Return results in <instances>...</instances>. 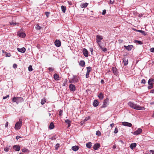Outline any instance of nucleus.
Here are the masks:
<instances>
[{
  "label": "nucleus",
  "instance_id": "1",
  "mask_svg": "<svg viewBox=\"0 0 154 154\" xmlns=\"http://www.w3.org/2000/svg\"><path fill=\"white\" fill-rule=\"evenodd\" d=\"M128 105L131 107L136 110H144L145 109L144 107H142L140 106L137 105L134 102L131 101L129 102L128 103Z\"/></svg>",
  "mask_w": 154,
  "mask_h": 154
},
{
  "label": "nucleus",
  "instance_id": "2",
  "mask_svg": "<svg viewBox=\"0 0 154 154\" xmlns=\"http://www.w3.org/2000/svg\"><path fill=\"white\" fill-rule=\"evenodd\" d=\"M24 100L22 97H14L12 99V101L13 102H15L18 104L20 102L23 101Z\"/></svg>",
  "mask_w": 154,
  "mask_h": 154
},
{
  "label": "nucleus",
  "instance_id": "3",
  "mask_svg": "<svg viewBox=\"0 0 154 154\" xmlns=\"http://www.w3.org/2000/svg\"><path fill=\"white\" fill-rule=\"evenodd\" d=\"M22 126V121L20 119L19 122H17L15 125V128L16 130H18L20 129Z\"/></svg>",
  "mask_w": 154,
  "mask_h": 154
},
{
  "label": "nucleus",
  "instance_id": "4",
  "mask_svg": "<svg viewBox=\"0 0 154 154\" xmlns=\"http://www.w3.org/2000/svg\"><path fill=\"white\" fill-rule=\"evenodd\" d=\"M109 101V99L108 98H106L104 100L103 104L102 105V107H105L107 105V103Z\"/></svg>",
  "mask_w": 154,
  "mask_h": 154
},
{
  "label": "nucleus",
  "instance_id": "5",
  "mask_svg": "<svg viewBox=\"0 0 154 154\" xmlns=\"http://www.w3.org/2000/svg\"><path fill=\"white\" fill-rule=\"evenodd\" d=\"M69 88L70 90L72 91H75V85L72 84H70L69 85Z\"/></svg>",
  "mask_w": 154,
  "mask_h": 154
},
{
  "label": "nucleus",
  "instance_id": "6",
  "mask_svg": "<svg viewBox=\"0 0 154 154\" xmlns=\"http://www.w3.org/2000/svg\"><path fill=\"white\" fill-rule=\"evenodd\" d=\"M142 131V130L141 128H138L136 131L134 132V134L135 135H138L141 133Z\"/></svg>",
  "mask_w": 154,
  "mask_h": 154
},
{
  "label": "nucleus",
  "instance_id": "7",
  "mask_svg": "<svg viewBox=\"0 0 154 154\" xmlns=\"http://www.w3.org/2000/svg\"><path fill=\"white\" fill-rule=\"evenodd\" d=\"M83 54L84 56L86 57H87L88 56V53L87 50L85 48H84L83 50Z\"/></svg>",
  "mask_w": 154,
  "mask_h": 154
},
{
  "label": "nucleus",
  "instance_id": "8",
  "mask_svg": "<svg viewBox=\"0 0 154 154\" xmlns=\"http://www.w3.org/2000/svg\"><path fill=\"white\" fill-rule=\"evenodd\" d=\"M122 125L124 126H127L129 127H131L132 126V125L131 123L127 122H122Z\"/></svg>",
  "mask_w": 154,
  "mask_h": 154
},
{
  "label": "nucleus",
  "instance_id": "9",
  "mask_svg": "<svg viewBox=\"0 0 154 154\" xmlns=\"http://www.w3.org/2000/svg\"><path fill=\"white\" fill-rule=\"evenodd\" d=\"M112 70L113 72L114 73V75H117L118 74V72L117 69L116 68V67H112Z\"/></svg>",
  "mask_w": 154,
  "mask_h": 154
},
{
  "label": "nucleus",
  "instance_id": "10",
  "mask_svg": "<svg viewBox=\"0 0 154 154\" xmlns=\"http://www.w3.org/2000/svg\"><path fill=\"white\" fill-rule=\"evenodd\" d=\"M124 47L128 51H131L133 47V46L132 45H128V46L124 45Z\"/></svg>",
  "mask_w": 154,
  "mask_h": 154
},
{
  "label": "nucleus",
  "instance_id": "11",
  "mask_svg": "<svg viewBox=\"0 0 154 154\" xmlns=\"http://www.w3.org/2000/svg\"><path fill=\"white\" fill-rule=\"evenodd\" d=\"M54 44L57 47H59L61 45V42L59 40H56L54 42Z\"/></svg>",
  "mask_w": 154,
  "mask_h": 154
},
{
  "label": "nucleus",
  "instance_id": "12",
  "mask_svg": "<svg viewBox=\"0 0 154 154\" xmlns=\"http://www.w3.org/2000/svg\"><path fill=\"white\" fill-rule=\"evenodd\" d=\"M17 50L19 52H20L24 53L25 52L26 50L25 48L23 47L21 48H17Z\"/></svg>",
  "mask_w": 154,
  "mask_h": 154
},
{
  "label": "nucleus",
  "instance_id": "13",
  "mask_svg": "<svg viewBox=\"0 0 154 154\" xmlns=\"http://www.w3.org/2000/svg\"><path fill=\"white\" fill-rule=\"evenodd\" d=\"M100 146V144L99 143H97L95 144L93 147L94 149L96 150L98 149Z\"/></svg>",
  "mask_w": 154,
  "mask_h": 154
},
{
  "label": "nucleus",
  "instance_id": "14",
  "mask_svg": "<svg viewBox=\"0 0 154 154\" xmlns=\"http://www.w3.org/2000/svg\"><path fill=\"white\" fill-rule=\"evenodd\" d=\"M26 34L24 32H20L17 33V35L20 37L24 38L26 36Z\"/></svg>",
  "mask_w": 154,
  "mask_h": 154
},
{
  "label": "nucleus",
  "instance_id": "15",
  "mask_svg": "<svg viewBox=\"0 0 154 154\" xmlns=\"http://www.w3.org/2000/svg\"><path fill=\"white\" fill-rule=\"evenodd\" d=\"M79 64L80 66L84 67L85 66V62L84 60H81L80 61Z\"/></svg>",
  "mask_w": 154,
  "mask_h": 154
},
{
  "label": "nucleus",
  "instance_id": "16",
  "mask_svg": "<svg viewBox=\"0 0 154 154\" xmlns=\"http://www.w3.org/2000/svg\"><path fill=\"white\" fill-rule=\"evenodd\" d=\"M79 146H74L72 147V149L74 151H76L78 150L79 149Z\"/></svg>",
  "mask_w": 154,
  "mask_h": 154
},
{
  "label": "nucleus",
  "instance_id": "17",
  "mask_svg": "<svg viewBox=\"0 0 154 154\" xmlns=\"http://www.w3.org/2000/svg\"><path fill=\"white\" fill-rule=\"evenodd\" d=\"M123 61L124 63V64L125 66H126L128 64V59L127 58H124L123 59Z\"/></svg>",
  "mask_w": 154,
  "mask_h": 154
},
{
  "label": "nucleus",
  "instance_id": "18",
  "mask_svg": "<svg viewBox=\"0 0 154 154\" xmlns=\"http://www.w3.org/2000/svg\"><path fill=\"white\" fill-rule=\"evenodd\" d=\"M99 103L97 100H94L93 104L94 107H97Z\"/></svg>",
  "mask_w": 154,
  "mask_h": 154
},
{
  "label": "nucleus",
  "instance_id": "19",
  "mask_svg": "<svg viewBox=\"0 0 154 154\" xmlns=\"http://www.w3.org/2000/svg\"><path fill=\"white\" fill-rule=\"evenodd\" d=\"M13 149H14L15 151H19L20 149V147L18 145H15L13 146Z\"/></svg>",
  "mask_w": 154,
  "mask_h": 154
},
{
  "label": "nucleus",
  "instance_id": "20",
  "mask_svg": "<svg viewBox=\"0 0 154 154\" xmlns=\"http://www.w3.org/2000/svg\"><path fill=\"white\" fill-rule=\"evenodd\" d=\"M97 37V42H100V41L102 39V37L99 35H97L96 36Z\"/></svg>",
  "mask_w": 154,
  "mask_h": 154
},
{
  "label": "nucleus",
  "instance_id": "21",
  "mask_svg": "<svg viewBox=\"0 0 154 154\" xmlns=\"http://www.w3.org/2000/svg\"><path fill=\"white\" fill-rule=\"evenodd\" d=\"M88 4L87 3H82L80 5V7L82 8H85L88 5Z\"/></svg>",
  "mask_w": 154,
  "mask_h": 154
},
{
  "label": "nucleus",
  "instance_id": "22",
  "mask_svg": "<svg viewBox=\"0 0 154 154\" xmlns=\"http://www.w3.org/2000/svg\"><path fill=\"white\" fill-rule=\"evenodd\" d=\"M137 144L136 143H132L130 146V148L131 149H133L136 147Z\"/></svg>",
  "mask_w": 154,
  "mask_h": 154
},
{
  "label": "nucleus",
  "instance_id": "23",
  "mask_svg": "<svg viewBox=\"0 0 154 154\" xmlns=\"http://www.w3.org/2000/svg\"><path fill=\"white\" fill-rule=\"evenodd\" d=\"M154 82V80L153 79H150L148 81L149 85H153V82Z\"/></svg>",
  "mask_w": 154,
  "mask_h": 154
},
{
  "label": "nucleus",
  "instance_id": "24",
  "mask_svg": "<svg viewBox=\"0 0 154 154\" xmlns=\"http://www.w3.org/2000/svg\"><path fill=\"white\" fill-rule=\"evenodd\" d=\"M2 53L4 54L6 57H10L11 56V54L10 53H8L6 52H4L3 50L2 51Z\"/></svg>",
  "mask_w": 154,
  "mask_h": 154
},
{
  "label": "nucleus",
  "instance_id": "25",
  "mask_svg": "<svg viewBox=\"0 0 154 154\" xmlns=\"http://www.w3.org/2000/svg\"><path fill=\"white\" fill-rule=\"evenodd\" d=\"M54 78L55 80H59V76L58 74L55 73L54 75Z\"/></svg>",
  "mask_w": 154,
  "mask_h": 154
},
{
  "label": "nucleus",
  "instance_id": "26",
  "mask_svg": "<svg viewBox=\"0 0 154 154\" xmlns=\"http://www.w3.org/2000/svg\"><path fill=\"white\" fill-rule=\"evenodd\" d=\"M91 144L92 143L91 142H89L86 144V146L88 148L90 149L91 147Z\"/></svg>",
  "mask_w": 154,
  "mask_h": 154
},
{
  "label": "nucleus",
  "instance_id": "27",
  "mask_svg": "<svg viewBox=\"0 0 154 154\" xmlns=\"http://www.w3.org/2000/svg\"><path fill=\"white\" fill-rule=\"evenodd\" d=\"M98 97L100 100H102L103 99L104 96L103 94L102 93H100L98 96Z\"/></svg>",
  "mask_w": 154,
  "mask_h": 154
},
{
  "label": "nucleus",
  "instance_id": "28",
  "mask_svg": "<svg viewBox=\"0 0 154 154\" xmlns=\"http://www.w3.org/2000/svg\"><path fill=\"white\" fill-rule=\"evenodd\" d=\"M54 127V123L53 122L51 123L49 128L50 129H53Z\"/></svg>",
  "mask_w": 154,
  "mask_h": 154
},
{
  "label": "nucleus",
  "instance_id": "29",
  "mask_svg": "<svg viewBox=\"0 0 154 154\" xmlns=\"http://www.w3.org/2000/svg\"><path fill=\"white\" fill-rule=\"evenodd\" d=\"M61 10L63 13H65L66 10V7L65 6L62 5L61 6Z\"/></svg>",
  "mask_w": 154,
  "mask_h": 154
},
{
  "label": "nucleus",
  "instance_id": "30",
  "mask_svg": "<svg viewBox=\"0 0 154 154\" xmlns=\"http://www.w3.org/2000/svg\"><path fill=\"white\" fill-rule=\"evenodd\" d=\"M65 122L68 124V127H69L70 126L71 121L68 119H66L65 121Z\"/></svg>",
  "mask_w": 154,
  "mask_h": 154
},
{
  "label": "nucleus",
  "instance_id": "31",
  "mask_svg": "<svg viewBox=\"0 0 154 154\" xmlns=\"http://www.w3.org/2000/svg\"><path fill=\"white\" fill-rule=\"evenodd\" d=\"M136 31L141 33L143 35H145L146 34V32H145L142 30H137Z\"/></svg>",
  "mask_w": 154,
  "mask_h": 154
},
{
  "label": "nucleus",
  "instance_id": "32",
  "mask_svg": "<svg viewBox=\"0 0 154 154\" xmlns=\"http://www.w3.org/2000/svg\"><path fill=\"white\" fill-rule=\"evenodd\" d=\"M10 24L11 25H13L14 26H15L16 25H17V26H18V24H19V23H14V22H13V21H11L10 22Z\"/></svg>",
  "mask_w": 154,
  "mask_h": 154
},
{
  "label": "nucleus",
  "instance_id": "33",
  "mask_svg": "<svg viewBox=\"0 0 154 154\" xmlns=\"http://www.w3.org/2000/svg\"><path fill=\"white\" fill-rule=\"evenodd\" d=\"M87 71L86 72L90 73V72L91 71V68L90 66L87 67Z\"/></svg>",
  "mask_w": 154,
  "mask_h": 154
},
{
  "label": "nucleus",
  "instance_id": "34",
  "mask_svg": "<svg viewBox=\"0 0 154 154\" xmlns=\"http://www.w3.org/2000/svg\"><path fill=\"white\" fill-rule=\"evenodd\" d=\"M45 98H43L41 100V103L42 105H43L45 103Z\"/></svg>",
  "mask_w": 154,
  "mask_h": 154
},
{
  "label": "nucleus",
  "instance_id": "35",
  "mask_svg": "<svg viewBox=\"0 0 154 154\" xmlns=\"http://www.w3.org/2000/svg\"><path fill=\"white\" fill-rule=\"evenodd\" d=\"M73 82H77L79 81V79L77 78L74 77L73 79Z\"/></svg>",
  "mask_w": 154,
  "mask_h": 154
},
{
  "label": "nucleus",
  "instance_id": "36",
  "mask_svg": "<svg viewBox=\"0 0 154 154\" xmlns=\"http://www.w3.org/2000/svg\"><path fill=\"white\" fill-rule=\"evenodd\" d=\"M134 42L135 43H137L140 45H142L143 44V42L141 41H140L135 40L134 41Z\"/></svg>",
  "mask_w": 154,
  "mask_h": 154
},
{
  "label": "nucleus",
  "instance_id": "37",
  "mask_svg": "<svg viewBox=\"0 0 154 154\" xmlns=\"http://www.w3.org/2000/svg\"><path fill=\"white\" fill-rule=\"evenodd\" d=\"M60 144L59 143H57L55 146V149L57 150L59 147Z\"/></svg>",
  "mask_w": 154,
  "mask_h": 154
},
{
  "label": "nucleus",
  "instance_id": "38",
  "mask_svg": "<svg viewBox=\"0 0 154 154\" xmlns=\"http://www.w3.org/2000/svg\"><path fill=\"white\" fill-rule=\"evenodd\" d=\"M35 28L37 30H39L41 28V27L39 26L37 24L36 25Z\"/></svg>",
  "mask_w": 154,
  "mask_h": 154
},
{
  "label": "nucleus",
  "instance_id": "39",
  "mask_svg": "<svg viewBox=\"0 0 154 154\" xmlns=\"http://www.w3.org/2000/svg\"><path fill=\"white\" fill-rule=\"evenodd\" d=\"M28 70L29 71H32L33 70V69L32 68V66L30 65L28 67Z\"/></svg>",
  "mask_w": 154,
  "mask_h": 154
},
{
  "label": "nucleus",
  "instance_id": "40",
  "mask_svg": "<svg viewBox=\"0 0 154 154\" xmlns=\"http://www.w3.org/2000/svg\"><path fill=\"white\" fill-rule=\"evenodd\" d=\"M96 134L98 136H100L101 135V133L99 131H96Z\"/></svg>",
  "mask_w": 154,
  "mask_h": 154
},
{
  "label": "nucleus",
  "instance_id": "41",
  "mask_svg": "<svg viewBox=\"0 0 154 154\" xmlns=\"http://www.w3.org/2000/svg\"><path fill=\"white\" fill-rule=\"evenodd\" d=\"M100 49L102 50L103 51V52H105L107 50V49L106 48H103L102 47H100Z\"/></svg>",
  "mask_w": 154,
  "mask_h": 154
},
{
  "label": "nucleus",
  "instance_id": "42",
  "mask_svg": "<svg viewBox=\"0 0 154 154\" xmlns=\"http://www.w3.org/2000/svg\"><path fill=\"white\" fill-rule=\"evenodd\" d=\"M153 85H149L148 87L149 89H150L153 88Z\"/></svg>",
  "mask_w": 154,
  "mask_h": 154
},
{
  "label": "nucleus",
  "instance_id": "43",
  "mask_svg": "<svg viewBox=\"0 0 154 154\" xmlns=\"http://www.w3.org/2000/svg\"><path fill=\"white\" fill-rule=\"evenodd\" d=\"M146 81L144 79H142L141 82V83L143 84H145L146 83Z\"/></svg>",
  "mask_w": 154,
  "mask_h": 154
},
{
  "label": "nucleus",
  "instance_id": "44",
  "mask_svg": "<svg viewBox=\"0 0 154 154\" xmlns=\"http://www.w3.org/2000/svg\"><path fill=\"white\" fill-rule=\"evenodd\" d=\"M62 113H63V110H60V111L59 112V115L60 116H61Z\"/></svg>",
  "mask_w": 154,
  "mask_h": 154
},
{
  "label": "nucleus",
  "instance_id": "45",
  "mask_svg": "<svg viewBox=\"0 0 154 154\" xmlns=\"http://www.w3.org/2000/svg\"><path fill=\"white\" fill-rule=\"evenodd\" d=\"M118 132V129L116 128H115V129L114 131L115 134H116Z\"/></svg>",
  "mask_w": 154,
  "mask_h": 154
},
{
  "label": "nucleus",
  "instance_id": "46",
  "mask_svg": "<svg viewBox=\"0 0 154 154\" xmlns=\"http://www.w3.org/2000/svg\"><path fill=\"white\" fill-rule=\"evenodd\" d=\"M48 70L50 72H52L53 70H54V68L51 67H49L48 68Z\"/></svg>",
  "mask_w": 154,
  "mask_h": 154
},
{
  "label": "nucleus",
  "instance_id": "47",
  "mask_svg": "<svg viewBox=\"0 0 154 154\" xmlns=\"http://www.w3.org/2000/svg\"><path fill=\"white\" fill-rule=\"evenodd\" d=\"M150 51L151 52H154V48H152L150 49Z\"/></svg>",
  "mask_w": 154,
  "mask_h": 154
},
{
  "label": "nucleus",
  "instance_id": "48",
  "mask_svg": "<svg viewBox=\"0 0 154 154\" xmlns=\"http://www.w3.org/2000/svg\"><path fill=\"white\" fill-rule=\"evenodd\" d=\"M67 82V80L66 79L64 81V82L63 84V86H64L66 84V83Z\"/></svg>",
  "mask_w": 154,
  "mask_h": 154
},
{
  "label": "nucleus",
  "instance_id": "49",
  "mask_svg": "<svg viewBox=\"0 0 154 154\" xmlns=\"http://www.w3.org/2000/svg\"><path fill=\"white\" fill-rule=\"evenodd\" d=\"M106 10H103V11L102 13V14L103 15H105L106 13Z\"/></svg>",
  "mask_w": 154,
  "mask_h": 154
},
{
  "label": "nucleus",
  "instance_id": "50",
  "mask_svg": "<svg viewBox=\"0 0 154 154\" xmlns=\"http://www.w3.org/2000/svg\"><path fill=\"white\" fill-rule=\"evenodd\" d=\"M28 149H22V152H27L28 151Z\"/></svg>",
  "mask_w": 154,
  "mask_h": 154
},
{
  "label": "nucleus",
  "instance_id": "51",
  "mask_svg": "<svg viewBox=\"0 0 154 154\" xmlns=\"http://www.w3.org/2000/svg\"><path fill=\"white\" fill-rule=\"evenodd\" d=\"M9 148L7 147H6L4 148V150L6 152H8L9 150Z\"/></svg>",
  "mask_w": 154,
  "mask_h": 154
},
{
  "label": "nucleus",
  "instance_id": "52",
  "mask_svg": "<svg viewBox=\"0 0 154 154\" xmlns=\"http://www.w3.org/2000/svg\"><path fill=\"white\" fill-rule=\"evenodd\" d=\"M89 73L86 72V78H88L89 77Z\"/></svg>",
  "mask_w": 154,
  "mask_h": 154
},
{
  "label": "nucleus",
  "instance_id": "53",
  "mask_svg": "<svg viewBox=\"0 0 154 154\" xmlns=\"http://www.w3.org/2000/svg\"><path fill=\"white\" fill-rule=\"evenodd\" d=\"M50 14V13L49 12H45V14L46 16L47 17H48L49 14Z\"/></svg>",
  "mask_w": 154,
  "mask_h": 154
},
{
  "label": "nucleus",
  "instance_id": "54",
  "mask_svg": "<svg viewBox=\"0 0 154 154\" xmlns=\"http://www.w3.org/2000/svg\"><path fill=\"white\" fill-rule=\"evenodd\" d=\"M13 68H17V65L16 64H14L13 65Z\"/></svg>",
  "mask_w": 154,
  "mask_h": 154
},
{
  "label": "nucleus",
  "instance_id": "55",
  "mask_svg": "<svg viewBox=\"0 0 154 154\" xmlns=\"http://www.w3.org/2000/svg\"><path fill=\"white\" fill-rule=\"evenodd\" d=\"M114 2V0H110L109 2L111 4H113Z\"/></svg>",
  "mask_w": 154,
  "mask_h": 154
},
{
  "label": "nucleus",
  "instance_id": "56",
  "mask_svg": "<svg viewBox=\"0 0 154 154\" xmlns=\"http://www.w3.org/2000/svg\"><path fill=\"white\" fill-rule=\"evenodd\" d=\"M9 97V95H7L5 97H4L3 98V99H6L7 97Z\"/></svg>",
  "mask_w": 154,
  "mask_h": 154
},
{
  "label": "nucleus",
  "instance_id": "57",
  "mask_svg": "<svg viewBox=\"0 0 154 154\" xmlns=\"http://www.w3.org/2000/svg\"><path fill=\"white\" fill-rule=\"evenodd\" d=\"M149 152L152 153V154H154V151L153 150H150Z\"/></svg>",
  "mask_w": 154,
  "mask_h": 154
},
{
  "label": "nucleus",
  "instance_id": "58",
  "mask_svg": "<svg viewBox=\"0 0 154 154\" xmlns=\"http://www.w3.org/2000/svg\"><path fill=\"white\" fill-rule=\"evenodd\" d=\"M90 51L91 52V54H92V52L93 51V49L92 48H90Z\"/></svg>",
  "mask_w": 154,
  "mask_h": 154
},
{
  "label": "nucleus",
  "instance_id": "59",
  "mask_svg": "<svg viewBox=\"0 0 154 154\" xmlns=\"http://www.w3.org/2000/svg\"><path fill=\"white\" fill-rule=\"evenodd\" d=\"M21 137L19 136H17L16 137V139L17 140H18L19 138H20Z\"/></svg>",
  "mask_w": 154,
  "mask_h": 154
},
{
  "label": "nucleus",
  "instance_id": "60",
  "mask_svg": "<svg viewBox=\"0 0 154 154\" xmlns=\"http://www.w3.org/2000/svg\"><path fill=\"white\" fill-rule=\"evenodd\" d=\"M8 122H7L5 124V127H7L8 125Z\"/></svg>",
  "mask_w": 154,
  "mask_h": 154
},
{
  "label": "nucleus",
  "instance_id": "61",
  "mask_svg": "<svg viewBox=\"0 0 154 154\" xmlns=\"http://www.w3.org/2000/svg\"><path fill=\"white\" fill-rule=\"evenodd\" d=\"M150 93H154V89L150 91Z\"/></svg>",
  "mask_w": 154,
  "mask_h": 154
},
{
  "label": "nucleus",
  "instance_id": "62",
  "mask_svg": "<svg viewBox=\"0 0 154 154\" xmlns=\"http://www.w3.org/2000/svg\"><path fill=\"white\" fill-rule=\"evenodd\" d=\"M100 82L102 84H104V80H103V79L101 80Z\"/></svg>",
  "mask_w": 154,
  "mask_h": 154
},
{
  "label": "nucleus",
  "instance_id": "63",
  "mask_svg": "<svg viewBox=\"0 0 154 154\" xmlns=\"http://www.w3.org/2000/svg\"><path fill=\"white\" fill-rule=\"evenodd\" d=\"M114 124L113 123L111 124L110 125V126L112 128L114 126Z\"/></svg>",
  "mask_w": 154,
  "mask_h": 154
},
{
  "label": "nucleus",
  "instance_id": "64",
  "mask_svg": "<svg viewBox=\"0 0 154 154\" xmlns=\"http://www.w3.org/2000/svg\"><path fill=\"white\" fill-rule=\"evenodd\" d=\"M69 5H72V2H68Z\"/></svg>",
  "mask_w": 154,
  "mask_h": 154
}]
</instances>
